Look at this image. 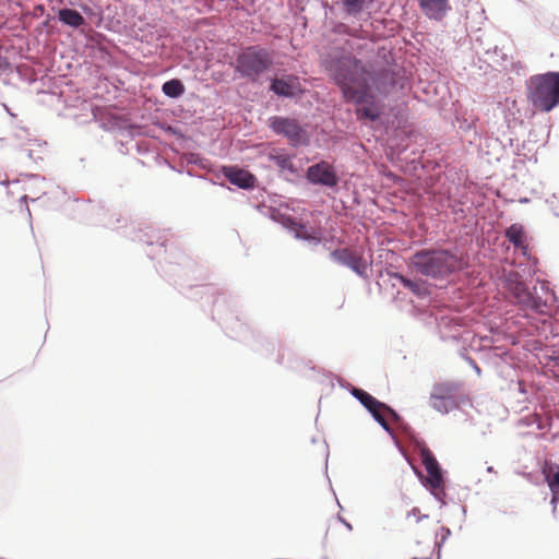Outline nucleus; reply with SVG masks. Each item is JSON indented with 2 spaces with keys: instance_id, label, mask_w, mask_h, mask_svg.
Returning a JSON list of instances; mask_svg holds the SVG:
<instances>
[{
  "instance_id": "obj_24",
  "label": "nucleus",
  "mask_w": 559,
  "mask_h": 559,
  "mask_svg": "<svg viewBox=\"0 0 559 559\" xmlns=\"http://www.w3.org/2000/svg\"><path fill=\"white\" fill-rule=\"evenodd\" d=\"M298 236L306 238V239H317L318 238L314 230H311V231L304 230V231L298 233Z\"/></svg>"
},
{
  "instance_id": "obj_7",
  "label": "nucleus",
  "mask_w": 559,
  "mask_h": 559,
  "mask_svg": "<svg viewBox=\"0 0 559 559\" xmlns=\"http://www.w3.org/2000/svg\"><path fill=\"white\" fill-rule=\"evenodd\" d=\"M352 394L371 413L372 417L381 425L383 429L390 431V426L385 415H390L394 420H399V415L386 404L378 401L368 392L354 388Z\"/></svg>"
},
{
  "instance_id": "obj_11",
  "label": "nucleus",
  "mask_w": 559,
  "mask_h": 559,
  "mask_svg": "<svg viewBox=\"0 0 559 559\" xmlns=\"http://www.w3.org/2000/svg\"><path fill=\"white\" fill-rule=\"evenodd\" d=\"M307 179L314 185H322L326 187H334L337 185L338 178L331 164L328 162H320L310 166L307 169Z\"/></svg>"
},
{
  "instance_id": "obj_25",
  "label": "nucleus",
  "mask_w": 559,
  "mask_h": 559,
  "mask_svg": "<svg viewBox=\"0 0 559 559\" xmlns=\"http://www.w3.org/2000/svg\"><path fill=\"white\" fill-rule=\"evenodd\" d=\"M549 487L554 490L555 487L559 488V469L554 474L552 479L549 481Z\"/></svg>"
},
{
  "instance_id": "obj_26",
  "label": "nucleus",
  "mask_w": 559,
  "mask_h": 559,
  "mask_svg": "<svg viewBox=\"0 0 559 559\" xmlns=\"http://www.w3.org/2000/svg\"><path fill=\"white\" fill-rule=\"evenodd\" d=\"M345 33H347L348 35H353V33L348 29V27H346Z\"/></svg>"
},
{
  "instance_id": "obj_17",
  "label": "nucleus",
  "mask_w": 559,
  "mask_h": 559,
  "mask_svg": "<svg viewBox=\"0 0 559 559\" xmlns=\"http://www.w3.org/2000/svg\"><path fill=\"white\" fill-rule=\"evenodd\" d=\"M506 237L516 248H526L524 228L520 224H512L506 230Z\"/></svg>"
},
{
  "instance_id": "obj_8",
  "label": "nucleus",
  "mask_w": 559,
  "mask_h": 559,
  "mask_svg": "<svg viewBox=\"0 0 559 559\" xmlns=\"http://www.w3.org/2000/svg\"><path fill=\"white\" fill-rule=\"evenodd\" d=\"M407 518L414 519L416 526L414 528V534L416 537H423L425 539H428L432 542L433 544H437L438 539V532H442V538L445 537L450 533V531L442 525L439 524V522L433 521L429 518V515H423L419 516V510L413 509L408 514Z\"/></svg>"
},
{
  "instance_id": "obj_9",
  "label": "nucleus",
  "mask_w": 559,
  "mask_h": 559,
  "mask_svg": "<svg viewBox=\"0 0 559 559\" xmlns=\"http://www.w3.org/2000/svg\"><path fill=\"white\" fill-rule=\"evenodd\" d=\"M333 260L353 270L358 276L367 278L369 263L364 254L350 248L337 249L331 253Z\"/></svg>"
},
{
  "instance_id": "obj_13",
  "label": "nucleus",
  "mask_w": 559,
  "mask_h": 559,
  "mask_svg": "<svg viewBox=\"0 0 559 559\" xmlns=\"http://www.w3.org/2000/svg\"><path fill=\"white\" fill-rule=\"evenodd\" d=\"M424 13L431 20L441 21L451 9L448 0H418Z\"/></svg>"
},
{
  "instance_id": "obj_10",
  "label": "nucleus",
  "mask_w": 559,
  "mask_h": 559,
  "mask_svg": "<svg viewBox=\"0 0 559 559\" xmlns=\"http://www.w3.org/2000/svg\"><path fill=\"white\" fill-rule=\"evenodd\" d=\"M421 462L427 472V484L431 488L435 496L443 491V477L438 461L429 449L420 451Z\"/></svg>"
},
{
  "instance_id": "obj_23",
  "label": "nucleus",
  "mask_w": 559,
  "mask_h": 559,
  "mask_svg": "<svg viewBox=\"0 0 559 559\" xmlns=\"http://www.w3.org/2000/svg\"><path fill=\"white\" fill-rule=\"evenodd\" d=\"M444 402L445 401H436V400H431V403H432V407L436 408L437 411L439 412H442V413H447L448 409L444 405Z\"/></svg>"
},
{
  "instance_id": "obj_21",
  "label": "nucleus",
  "mask_w": 559,
  "mask_h": 559,
  "mask_svg": "<svg viewBox=\"0 0 559 559\" xmlns=\"http://www.w3.org/2000/svg\"><path fill=\"white\" fill-rule=\"evenodd\" d=\"M270 158L275 163L277 167L285 170L294 171V165L292 162V157L287 154H277V155H270Z\"/></svg>"
},
{
  "instance_id": "obj_20",
  "label": "nucleus",
  "mask_w": 559,
  "mask_h": 559,
  "mask_svg": "<svg viewBox=\"0 0 559 559\" xmlns=\"http://www.w3.org/2000/svg\"><path fill=\"white\" fill-rule=\"evenodd\" d=\"M162 91L169 97H179L185 92V86L179 80H169L163 84Z\"/></svg>"
},
{
  "instance_id": "obj_12",
  "label": "nucleus",
  "mask_w": 559,
  "mask_h": 559,
  "mask_svg": "<svg viewBox=\"0 0 559 559\" xmlns=\"http://www.w3.org/2000/svg\"><path fill=\"white\" fill-rule=\"evenodd\" d=\"M271 91L278 96L293 97L301 91L299 79L295 75L274 79L271 84Z\"/></svg>"
},
{
  "instance_id": "obj_14",
  "label": "nucleus",
  "mask_w": 559,
  "mask_h": 559,
  "mask_svg": "<svg viewBox=\"0 0 559 559\" xmlns=\"http://www.w3.org/2000/svg\"><path fill=\"white\" fill-rule=\"evenodd\" d=\"M223 174L233 185L239 188H251L254 185V176L245 169L238 167H224Z\"/></svg>"
},
{
  "instance_id": "obj_1",
  "label": "nucleus",
  "mask_w": 559,
  "mask_h": 559,
  "mask_svg": "<svg viewBox=\"0 0 559 559\" xmlns=\"http://www.w3.org/2000/svg\"><path fill=\"white\" fill-rule=\"evenodd\" d=\"M332 75L344 98L357 104L372 100V88L385 93L386 83L391 81L389 70L371 71L354 57L337 60L332 67Z\"/></svg>"
},
{
  "instance_id": "obj_4",
  "label": "nucleus",
  "mask_w": 559,
  "mask_h": 559,
  "mask_svg": "<svg viewBox=\"0 0 559 559\" xmlns=\"http://www.w3.org/2000/svg\"><path fill=\"white\" fill-rule=\"evenodd\" d=\"M272 64L270 51L258 45L242 49L236 58V71L251 82H257Z\"/></svg>"
},
{
  "instance_id": "obj_22",
  "label": "nucleus",
  "mask_w": 559,
  "mask_h": 559,
  "mask_svg": "<svg viewBox=\"0 0 559 559\" xmlns=\"http://www.w3.org/2000/svg\"><path fill=\"white\" fill-rule=\"evenodd\" d=\"M358 118L369 119L371 121L377 120L380 117V111L376 106L360 107L356 110Z\"/></svg>"
},
{
  "instance_id": "obj_19",
  "label": "nucleus",
  "mask_w": 559,
  "mask_h": 559,
  "mask_svg": "<svg viewBox=\"0 0 559 559\" xmlns=\"http://www.w3.org/2000/svg\"><path fill=\"white\" fill-rule=\"evenodd\" d=\"M370 0H341L343 11L350 16L360 14Z\"/></svg>"
},
{
  "instance_id": "obj_5",
  "label": "nucleus",
  "mask_w": 559,
  "mask_h": 559,
  "mask_svg": "<svg viewBox=\"0 0 559 559\" xmlns=\"http://www.w3.org/2000/svg\"><path fill=\"white\" fill-rule=\"evenodd\" d=\"M504 287L522 307L532 309L538 313L544 312L546 302L543 301L540 297H535L528 292L518 273L511 272L506 276Z\"/></svg>"
},
{
  "instance_id": "obj_6",
  "label": "nucleus",
  "mask_w": 559,
  "mask_h": 559,
  "mask_svg": "<svg viewBox=\"0 0 559 559\" xmlns=\"http://www.w3.org/2000/svg\"><path fill=\"white\" fill-rule=\"evenodd\" d=\"M269 126L276 134L285 136L294 146L308 143V132L296 119L272 117L269 120Z\"/></svg>"
},
{
  "instance_id": "obj_15",
  "label": "nucleus",
  "mask_w": 559,
  "mask_h": 559,
  "mask_svg": "<svg viewBox=\"0 0 559 559\" xmlns=\"http://www.w3.org/2000/svg\"><path fill=\"white\" fill-rule=\"evenodd\" d=\"M459 391V384L454 382H444L436 384L431 393V400L447 401L452 400Z\"/></svg>"
},
{
  "instance_id": "obj_18",
  "label": "nucleus",
  "mask_w": 559,
  "mask_h": 559,
  "mask_svg": "<svg viewBox=\"0 0 559 559\" xmlns=\"http://www.w3.org/2000/svg\"><path fill=\"white\" fill-rule=\"evenodd\" d=\"M392 277L400 281V283L407 289H409L412 293H414L417 296L425 295L427 293L426 287L420 281H412L405 277L404 275L400 273H394Z\"/></svg>"
},
{
  "instance_id": "obj_2",
  "label": "nucleus",
  "mask_w": 559,
  "mask_h": 559,
  "mask_svg": "<svg viewBox=\"0 0 559 559\" xmlns=\"http://www.w3.org/2000/svg\"><path fill=\"white\" fill-rule=\"evenodd\" d=\"M411 265L424 276L443 280L462 270V259L447 249H423L412 255Z\"/></svg>"
},
{
  "instance_id": "obj_16",
  "label": "nucleus",
  "mask_w": 559,
  "mask_h": 559,
  "mask_svg": "<svg viewBox=\"0 0 559 559\" xmlns=\"http://www.w3.org/2000/svg\"><path fill=\"white\" fill-rule=\"evenodd\" d=\"M58 17L62 23L75 28L85 24V19L81 13L72 9H61Z\"/></svg>"
},
{
  "instance_id": "obj_3",
  "label": "nucleus",
  "mask_w": 559,
  "mask_h": 559,
  "mask_svg": "<svg viewBox=\"0 0 559 559\" xmlns=\"http://www.w3.org/2000/svg\"><path fill=\"white\" fill-rule=\"evenodd\" d=\"M528 99L540 111H550L559 105V72H547L530 79Z\"/></svg>"
}]
</instances>
